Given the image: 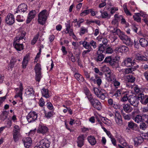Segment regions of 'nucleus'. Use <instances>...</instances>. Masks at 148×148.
Wrapping results in <instances>:
<instances>
[{"instance_id":"obj_1","label":"nucleus","mask_w":148,"mask_h":148,"mask_svg":"<svg viewBox=\"0 0 148 148\" xmlns=\"http://www.w3.org/2000/svg\"><path fill=\"white\" fill-rule=\"evenodd\" d=\"M26 34L25 32H21L19 35L14 38L13 45L17 51H21L23 49V44H20L19 42L24 38Z\"/></svg>"},{"instance_id":"obj_2","label":"nucleus","mask_w":148,"mask_h":148,"mask_svg":"<svg viewBox=\"0 0 148 148\" xmlns=\"http://www.w3.org/2000/svg\"><path fill=\"white\" fill-rule=\"evenodd\" d=\"M49 15L47 10H45L41 12L38 15V23L42 25L44 24Z\"/></svg>"},{"instance_id":"obj_3","label":"nucleus","mask_w":148,"mask_h":148,"mask_svg":"<svg viewBox=\"0 0 148 148\" xmlns=\"http://www.w3.org/2000/svg\"><path fill=\"white\" fill-rule=\"evenodd\" d=\"M88 99L95 108L98 110H100L101 108V103L99 100L91 97H88Z\"/></svg>"},{"instance_id":"obj_4","label":"nucleus","mask_w":148,"mask_h":148,"mask_svg":"<svg viewBox=\"0 0 148 148\" xmlns=\"http://www.w3.org/2000/svg\"><path fill=\"white\" fill-rule=\"evenodd\" d=\"M93 91L95 95L100 99L104 100L106 98V91L103 89L99 90L97 88H93Z\"/></svg>"},{"instance_id":"obj_5","label":"nucleus","mask_w":148,"mask_h":148,"mask_svg":"<svg viewBox=\"0 0 148 148\" xmlns=\"http://www.w3.org/2000/svg\"><path fill=\"white\" fill-rule=\"evenodd\" d=\"M20 128L17 125H15L14 127L12 135L13 139L15 142L18 141L20 136Z\"/></svg>"},{"instance_id":"obj_6","label":"nucleus","mask_w":148,"mask_h":148,"mask_svg":"<svg viewBox=\"0 0 148 148\" xmlns=\"http://www.w3.org/2000/svg\"><path fill=\"white\" fill-rule=\"evenodd\" d=\"M37 114L35 111L30 112L26 116L29 123L33 122L37 119Z\"/></svg>"},{"instance_id":"obj_7","label":"nucleus","mask_w":148,"mask_h":148,"mask_svg":"<svg viewBox=\"0 0 148 148\" xmlns=\"http://www.w3.org/2000/svg\"><path fill=\"white\" fill-rule=\"evenodd\" d=\"M14 90L16 91V95L14 96V97L16 98L19 97L21 99H22V92L23 90L22 84L21 83H20L19 87L15 88Z\"/></svg>"},{"instance_id":"obj_8","label":"nucleus","mask_w":148,"mask_h":148,"mask_svg":"<svg viewBox=\"0 0 148 148\" xmlns=\"http://www.w3.org/2000/svg\"><path fill=\"white\" fill-rule=\"evenodd\" d=\"M5 22L9 25H12L15 22L14 15L11 13L8 14L5 17Z\"/></svg>"},{"instance_id":"obj_9","label":"nucleus","mask_w":148,"mask_h":148,"mask_svg":"<svg viewBox=\"0 0 148 148\" xmlns=\"http://www.w3.org/2000/svg\"><path fill=\"white\" fill-rule=\"evenodd\" d=\"M38 143L42 148H48L51 143L48 139L44 138L40 140Z\"/></svg>"},{"instance_id":"obj_10","label":"nucleus","mask_w":148,"mask_h":148,"mask_svg":"<svg viewBox=\"0 0 148 148\" xmlns=\"http://www.w3.org/2000/svg\"><path fill=\"white\" fill-rule=\"evenodd\" d=\"M114 118L115 122L118 125L121 126L122 124L121 116L120 113L117 111L115 112Z\"/></svg>"},{"instance_id":"obj_11","label":"nucleus","mask_w":148,"mask_h":148,"mask_svg":"<svg viewBox=\"0 0 148 148\" xmlns=\"http://www.w3.org/2000/svg\"><path fill=\"white\" fill-rule=\"evenodd\" d=\"M120 38L122 40L124 43L127 45H131L132 44L130 38L125 35L124 34H122V36H120Z\"/></svg>"},{"instance_id":"obj_12","label":"nucleus","mask_w":148,"mask_h":148,"mask_svg":"<svg viewBox=\"0 0 148 148\" xmlns=\"http://www.w3.org/2000/svg\"><path fill=\"white\" fill-rule=\"evenodd\" d=\"M134 62H133L132 59L130 58H128L122 62L121 64L123 66H131L134 65Z\"/></svg>"},{"instance_id":"obj_13","label":"nucleus","mask_w":148,"mask_h":148,"mask_svg":"<svg viewBox=\"0 0 148 148\" xmlns=\"http://www.w3.org/2000/svg\"><path fill=\"white\" fill-rule=\"evenodd\" d=\"M128 48L124 45L116 47L115 49V52L118 53L126 52L128 51Z\"/></svg>"},{"instance_id":"obj_14","label":"nucleus","mask_w":148,"mask_h":148,"mask_svg":"<svg viewBox=\"0 0 148 148\" xmlns=\"http://www.w3.org/2000/svg\"><path fill=\"white\" fill-rule=\"evenodd\" d=\"M25 147L26 148H29L32 143V140L29 137L24 138L22 140Z\"/></svg>"},{"instance_id":"obj_15","label":"nucleus","mask_w":148,"mask_h":148,"mask_svg":"<svg viewBox=\"0 0 148 148\" xmlns=\"http://www.w3.org/2000/svg\"><path fill=\"white\" fill-rule=\"evenodd\" d=\"M128 101L131 105L134 106H137L138 103V99L134 96H131L128 99Z\"/></svg>"},{"instance_id":"obj_16","label":"nucleus","mask_w":148,"mask_h":148,"mask_svg":"<svg viewBox=\"0 0 148 148\" xmlns=\"http://www.w3.org/2000/svg\"><path fill=\"white\" fill-rule=\"evenodd\" d=\"M105 75L106 79L109 82H112L116 79L115 75L110 72L108 73Z\"/></svg>"},{"instance_id":"obj_17","label":"nucleus","mask_w":148,"mask_h":148,"mask_svg":"<svg viewBox=\"0 0 148 148\" xmlns=\"http://www.w3.org/2000/svg\"><path fill=\"white\" fill-rule=\"evenodd\" d=\"M48 130V128L47 126L42 124H40L37 130V132L44 134L46 133Z\"/></svg>"},{"instance_id":"obj_18","label":"nucleus","mask_w":148,"mask_h":148,"mask_svg":"<svg viewBox=\"0 0 148 148\" xmlns=\"http://www.w3.org/2000/svg\"><path fill=\"white\" fill-rule=\"evenodd\" d=\"M27 5L25 3L21 4L18 7V10L16 11V13L20 12H25L27 10Z\"/></svg>"},{"instance_id":"obj_19","label":"nucleus","mask_w":148,"mask_h":148,"mask_svg":"<svg viewBox=\"0 0 148 148\" xmlns=\"http://www.w3.org/2000/svg\"><path fill=\"white\" fill-rule=\"evenodd\" d=\"M34 92L32 88L28 86L26 89L25 94L27 97H29L34 95Z\"/></svg>"},{"instance_id":"obj_20","label":"nucleus","mask_w":148,"mask_h":148,"mask_svg":"<svg viewBox=\"0 0 148 148\" xmlns=\"http://www.w3.org/2000/svg\"><path fill=\"white\" fill-rule=\"evenodd\" d=\"M65 25L66 28L64 31V32L66 34H69V35L73 34V30L71 28L70 23L69 22L67 21L66 23H65Z\"/></svg>"},{"instance_id":"obj_21","label":"nucleus","mask_w":148,"mask_h":148,"mask_svg":"<svg viewBox=\"0 0 148 148\" xmlns=\"http://www.w3.org/2000/svg\"><path fill=\"white\" fill-rule=\"evenodd\" d=\"M84 135H81L78 137L77 143L79 147H81L84 145Z\"/></svg>"},{"instance_id":"obj_22","label":"nucleus","mask_w":148,"mask_h":148,"mask_svg":"<svg viewBox=\"0 0 148 148\" xmlns=\"http://www.w3.org/2000/svg\"><path fill=\"white\" fill-rule=\"evenodd\" d=\"M123 110L127 113L131 112L133 110V108L130 105L127 104L123 105Z\"/></svg>"},{"instance_id":"obj_23","label":"nucleus","mask_w":148,"mask_h":148,"mask_svg":"<svg viewBox=\"0 0 148 148\" xmlns=\"http://www.w3.org/2000/svg\"><path fill=\"white\" fill-rule=\"evenodd\" d=\"M36 14V12L34 10H32L29 13L26 21L27 23H29L31 20L34 18Z\"/></svg>"},{"instance_id":"obj_24","label":"nucleus","mask_w":148,"mask_h":148,"mask_svg":"<svg viewBox=\"0 0 148 148\" xmlns=\"http://www.w3.org/2000/svg\"><path fill=\"white\" fill-rule=\"evenodd\" d=\"M29 57L28 55H26L24 57L22 62V66L23 68H25L29 60Z\"/></svg>"},{"instance_id":"obj_25","label":"nucleus","mask_w":148,"mask_h":148,"mask_svg":"<svg viewBox=\"0 0 148 148\" xmlns=\"http://www.w3.org/2000/svg\"><path fill=\"white\" fill-rule=\"evenodd\" d=\"M114 19H113L112 22V23L115 27L117 26L118 25V20L120 19L121 16L118 14H115L114 16Z\"/></svg>"},{"instance_id":"obj_26","label":"nucleus","mask_w":148,"mask_h":148,"mask_svg":"<svg viewBox=\"0 0 148 148\" xmlns=\"http://www.w3.org/2000/svg\"><path fill=\"white\" fill-rule=\"evenodd\" d=\"M41 92L43 97L46 98H48L50 97L48 90L47 89L43 88L41 90Z\"/></svg>"},{"instance_id":"obj_27","label":"nucleus","mask_w":148,"mask_h":148,"mask_svg":"<svg viewBox=\"0 0 148 148\" xmlns=\"http://www.w3.org/2000/svg\"><path fill=\"white\" fill-rule=\"evenodd\" d=\"M111 32L114 34L118 35L119 38H120V36H122V34H124L123 32H121L120 29L117 28H114L113 30H111Z\"/></svg>"},{"instance_id":"obj_28","label":"nucleus","mask_w":148,"mask_h":148,"mask_svg":"<svg viewBox=\"0 0 148 148\" xmlns=\"http://www.w3.org/2000/svg\"><path fill=\"white\" fill-rule=\"evenodd\" d=\"M87 139L89 143L92 145H94L96 143V139L94 136H89L87 138Z\"/></svg>"},{"instance_id":"obj_29","label":"nucleus","mask_w":148,"mask_h":148,"mask_svg":"<svg viewBox=\"0 0 148 148\" xmlns=\"http://www.w3.org/2000/svg\"><path fill=\"white\" fill-rule=\"evenodd\" d=\"M101 121L106 125L110 126L112 124V122L111 121L106 117L102 116H99Z\"/></svg>"},{"instance_id":"obj_30","label":"nucleus","mask_w":148,"mask_h":148,"mask_svg":"<svg viewBox=\"0 0 148 148\" xmlns=\"http://www.w3.org/2000/svg\"><path fill=\"white\" fill-rule=\"evenodd\" d=\"M139 43L143 47H147L148 45V42L147 40L144 38H141L139 40Z\"/></svg>"},{"instance_id":"obj_31","label":"nucleus","mask_w":148,"mask_h":148,"mask_svg":"<svg viewBox=\"0 0 148 148\" xmlns=\"http://www.w3.org/2000/svg\"><path fill=\"white\" fill-rule=\"evenodd\" d=\"M135 70V68L134 67L127 68L122 70V71L123 72L124 74H126L129 73H131L132 72Z\"/></svg>"},{"instance_id":"obj_32","label":"nucleus","mask_w":148,"mask_h":148,"mask_svg":"<svg viewBox=\"0 0 148 148\" xmlns=\"http://www.w3.org/2000/svg\"><path fill=\"white\" fill-rule=\"evenodd\" d=\"M109 38L111 42H115V44H117L118 42L117 37L114 36V34H110L109 36Z\"/></svg>"},{"instance_id":"obj_33","label":"nucleus","mask_w":148,"mask_h":148,"mask_svg":"<svg viewBox=\"0 0 148 148\" xmlns=\"http://www.w3.org/2000/svg\"><path fill=\"white\" fill-rule=\"evenodd\" d=\"M134 141L135 145H138L143 142V139L141 137H136L134 139Z\"/></svg>"},{"instance_id":"obj_34","label":"nucleus","mask_w":148,"mask_h":148,"mask_svg":"<svg viewBox=\"0 0 148 148\" xmlns=\"http://www.w3.org/2000/svg\"><path fill=\"white\" fill-rule=\"evenodd\" d=\"M74 77L79 82H83L84 79L82 75L78 73H76L74 75Z\"/></svg>"},{"instance_id":"obj_35","label":"nucleus","mask_w":148,"mask_h":148,"mask_svg":"<svg viewBox=\"0 0 148 148\" xmlns=\"http://www.w3.org/2000/svg\"><path fill=\"white\" fill-rule=\"evenodd\" d=\"M106 49V47L104 46L102 44H100L98 47V53L102 54L103 52H104L105 50Z\"/></svg>"},{"instance_id":"obj_36","label":"nucleus","mask_w":148,"mask_h":148,"mask_svg":"<svg viewBox=\"0 0 148 148\" xmlns=\"http://www.w3.org/2000/svg\"><path fill=\"white\" fill-rule=\"evenodd\" d=\"M142 115H137L135 118L133 119V120L137 123H139L140 122H143Z\"/></svg>"},{"instance_id":"obj_37","label":"nucleus","mask_w":148,"mask_h":148,"mask_svg":"<svg viewBox=\"0 0 148 148\" xmlns=\"http://www.w3.org/2000/svg\"><path fill=\"white\" fill-rule=\"evenodd\" d=\"M8 112L6 111H3L0 116V119L4 121L7 117Z\"/></svg>"},{"instance_id":"obj_38","label":"nucleus","mask_w":148,"mask_h":148,"mask_svg":"<svg viewBox=\"0 0 148 148\" xmlns=\"http://www.w3.org/2000/svg\"><path fill=\"white\" fill-rule=\"evenodd\" d=\"M140 13H135V15L133 16L134 20L137 22H140L141 21V18L140 17Z\"/></svg>"},{"instance_id":"obj_39","label":"nucleus","mask_w":148,"mask_h":148,"mask_svg":"<svg viewBox=\"0 0 148 148\" xmlns=\"http://www.w3.org/2000/svg\"><path fill=\"white\" fill-rule=\"evenodd\" d=\"M135 58L136 60H139L146 61L147 59V58L144 56L138 54L136 55Z\"/></svg>"},{"instance_id":"obj_40","label":"nucleus","mask_w":148,"mask_h":148,"mask_svg":"<svg viewBox=\"0 0 148 148\" xmlns=\"http://www.w3.org/2000/svg\"><path fill=\"white\" fill-rule=\"evenodd\" d=\"M83 47L86 49L88 50L92 49V48L90 45V42L89 43L86 41H84L82 43Z\"/></svg>"},{"instance_id":"obj_41","label":"nucleus","mask_w":148,"mask_h":148,"mask_svg":"<svg viewBox=\"0 0 148 148\" xmlns=\"http://www.w3.org/2000/svg\"><path fill=\"white\" fill-rule=\"evenodd\" d=\"M100 70L101 71L104 72H110V70L108 67L106 65H104L100 67Z\"/></svg>"},{"instance_id":"obj_42","label":"nucleus","mask_w":148,"mask_h":148,"mask_svg":"<svg viewBox=\"0 0 148 148\" xmlns=\"http://www.w3.org/2000/svg\"><path fill=\"white\" fill-rule=\"evenodd\" d=\"M124 11L126 14L128 16H131L132 14L129 10H128L126 3L124 4L123 5Z\"/></svg>"},{"instance_id":"obj_43","label":"nucleus","mask_w":148,"mask_h":148,"mask_svg":"<svg viewBox=\"0 0 148 148\" xmlns=\"http://www.w3.org/2000/svg\"><path fill=\"white\" fill-rule=\"evenodd\" d=\"M35 73H41V69L40 65L38 63H37L35 66Z\"/></svg>"},{"instance_id":"obj_44","label":"nucleus","mask_w":148,"mask_h":148,"mask_svg":"<svg viewBox=\"0 0 148 148\" xmlns=\"http://www.w3.org/2000/svg\"><path fill=\"white\" fill-rule=\"evenodd\" d=\"M90 10H82L81 13L80 14V16H84L90 13Z\"/></svg>"},{"instance_id":"obj_45","label":"nucleus","mask_w":148,"mask_h":148,"mask_svg":"<svg viewBox=\"0 0 148 148\" xmlns=\"http://www.w3.org/2000/svg\"><path fill=\"white\" fill-rule=\"evenodd\" d=\"M127 79L128 82H134L135 80V77L132 75H129L127 76Z\"/></svg>"},{"instance_id":"obj_46","label":"nucleus","mask_w":148,"mask_h":148,"mask_svg":"<svg viewBox=\"0 0 148 148\" xmlns=\"http://www.w3.org/2000/svg\"><path fill=\"white\" fill-rule=\"evenodd\" d=\"M87 32L88 30L87 28L84 27H82L80 28L79 32V35L81 36H82Z\"/></svg>"},{"instance_id":"obj_47","label":"nucleus","mask_w":148,"mask_h":148,"mask_svg":"<svg viewBox=\"0 0 148 148\" xmlns=\"http://www.w3.org/2000/svg\"><path fill=\"white\" fill-rule=\"evenodd\" d=\"M41 73H36V80L37 81L39 82L42 77Z\"/></svg>"},{"instance_id":"obj_48","label":"nucleus","mask_w":148,"mask_h":148,"mask_svg":"<svg viewBox=\"0 0 148 148\" xmlns=\"http://www.w3.org/2000/svg\"><path fill=\"white\" fill-rule=\"evenodd\" d=\"M100 13H101V16L100 17H101L103 18H109V17H108V14L107 12H103L101 11Z\"/></svg>"},{"instance_id":"obj_49","label":"nucleus","mask_w":148,"mask_h":148,"mask_svg":"<svg viewBox=\"0 0 148 148\" xmlns=\"http://www.w3.org/2000/svg\"><path fill=\"white\" fill-rule=\"evenodd\" d=\"M84 93H85L86 95L87 96V97L88 99V97H92L91 96L90 92L89 90L87 88H85L84 89Z\"/></svg>"},{"instance_id":"obj_50","label":"nucleus","mask_w":148,"mask_h":148,"mask_svg":"<svg viewBox=\"0 0 148 148\" xmlns=\"http://www.w3.org/2000/svg\"><path fill=\"white\" fill-rule=\"evenodd\" d=\"M39 36V34H37L34 37L31 42V44L32 45H34L36 43L38 38Z\"/></svg>"},{"instance_id":"obj_51","label":"nucleus","mask_w":148,"mask_h":148,"mask_svg":"<svg viewBox=\"0 0 148 148\" xmlns=\"http://www.w3.org/2000/svg\"><path fill=\"white\" fill-rule=\"evenodd\" d=\"M104 57V55L100 54L98 55L97 58V61H101L103 59Z\"/></svg>"},{"instance_id":"obj_52","label":"nucleus","mask_w":148,"mask_h":148,"mask_svg":"<svg viewBox=\"0 0 148 148\" xmlns=\"http://www.w3.org/2000/svg\"><path fill=\"white\" fill-rule=\"evenodd\" d=\"M140 128L143 130H145L147 128L146 125L144 123H141L140 125Z\"/></svg>"},{"instance_id":"obj_53","label":"nucleus","mask_w":148,"mask_h":148,"mask_svg":"<svg viewBox=\"0 0 148 148\" xmlns=\"http://www.w3.org/2000/svg\"><path fill=\"white\" fill-rule=\"evenodd\" d=\"M119 142L121 145L125 147V148L128 145L126 142L123 139L120 140Z\"/></svg>"},{"instance_id":"obj_54","label":"nucleus","mask_w":148,"mask_h":148,"mask_svg":"<svg viewBox=\"0 0 148 148\" xmlns=\"http://www.w3.org/2000/svg\"><path fill=\"white\" fill-rule=\"evenodd\" d=\"M113 83L114 86L116 88H118L120 86V82L116 79L115 81L112 82Z\"/></svg>"},{"instance_id":"obj_55","label":"nucleus","mask_w":148,"mask_h":148,"mask_svg":"<svg viewBox=\"0 0 148 148\" xmlns=\"http://www.w3.org/2000/svg\"><path fill=\"white\" fill-rule=\"evenodd\" d=\"M140 16H142L143 17L148 19V15L146 14L144 12L142 11L140 12Z\"/></svg>"},{"instance_id":"obj_56","label":"nucleus","mask_w":148,"mask_h":148,"mask_svg":"<svg viewBox=\"0 0 148 148\" xmlns=\"http://www.w3.org/2000/svg\"><path fill=\"white\" fill-rule=\"evenodd\" d=\"M90 45L92 46L94 49L96 48L97 47L96 42L93 40H91L90 42Z\"/></svg>"},{"instance_id":"obj_57","label":"nucleus","mask_w":148,"mask_h":148,"mask_svg":"<svg viewBox=\"0 0 148 148\" xmlns=\"http://www.w3.org/2000/svg\"><path fill=\"white\" fill-rule=\"evenodd\" d=\"M105 51V52L107 53H112L113 51V50L110 47H108L106 49Z\"/></svg>"},{"instance_id":"obj_58","label":"nucleus","mask_w":148,"mask_h":148,"mask_svg":"<svg viewBox=\"0 0 148 148\" xmlns=\"http://www.w3.org/2000/svg\"><path fill=\"white\" fill-rule=\"evenodd\" d=\"M140 110L141 111V112L142 113L148 112V107H146L142 108L140 109Z\"/></svg>"},{"instance_id":"obj_59","label":"nucleus","mask_w":148,"mask_h":148,"mask_svg":"<svg viewBox=\"0 0 148 148\" xmlns=\"http://www.w3.org/2000/svg\"><path fill=\"white\" fill-rule=\"evenodd\" d=\"M135 124L133 122H130L128 123V127L131 129H132L134 127V125Z\"/></svg>"},{"instance_id":"obj_60","label":"nucleus","mask_w":148,"mask_h":148,"mask_svg":"<svg viewBox=\"0 0 148 148\" xmlns=\"http://www.w3.org/2000/svg\"><path fill=\"white\" fill-rule=\"evenodd\" d=\"M134 90L136 93H138L141 92L140 89L137 86H136L134 87Z\"/></svg>"},{"instance_id":"obj_61","label":"nucleus","mask_w":148,"mask_h":148,"mask_svg":"<svg viewBox=\"0 0 148 148\" xmlns=\"http://www.w3.org/2000/svg\"><path fill=\"white\" fill-rule=\"evenodd\" d=\"M91 51L90 49L84 51L82 53V55L84 57H86L87 56V54Z\"/></svg>"},{"instance_id":"obj_62","label":"nucleus","mask_w":148,"mask_h":148,"mask_svg":"<svg viewBox=\"0 0 148 148\" xmlns=\"http://www.w3.org/2000/svg\"><path fill=\"white\" fill-rule=\"evenodd\" d=\"M47 107L49 109L52 110L53 109V106L51 102H48L47 104Z\"/></svg>"},{"instance_id":"obj_63","label":"nucleus","mask_w":148,"mask_h":148,"mask_svg":"<svg viewBox=\"0 0 148 148\" xmlns=\"http://www.w3.org/2000/svg\"><path fill=\"white\" fill-rule=\"evenodd\" d=\"M12 125V122L11 121L8 120L7 121L6 123V125L5 126V127H6L8 128H10Z\"/></svg>"},{"instance_id":"obj_64","label":"nucleus","mask_w":148,"mask_h":148,"mask_svg":"<svg viewBox=\"0 0 148 148\" xmlns=\"http://www.w3.org/2000/svg\"><path fill=\"white\" fill-rule=\"evenodd\" d=\"M16 62V60L15 59L12 58L10 60L9 64L11 65V66L14 67L15 63Z\"/></svg>"}]
</instances>
